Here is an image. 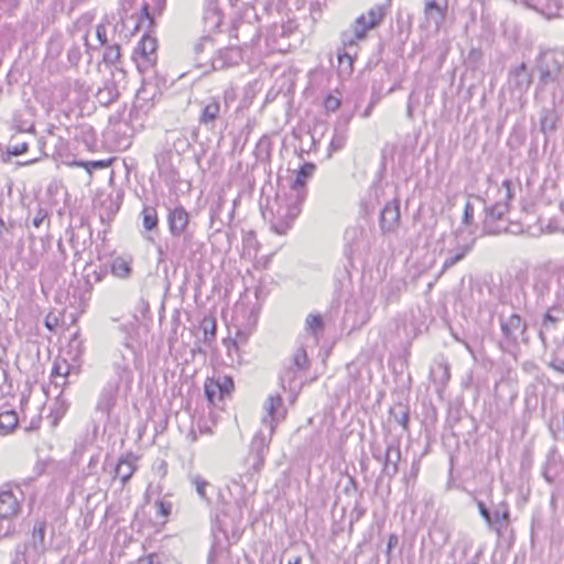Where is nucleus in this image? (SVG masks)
I'll return each mask as SVG.
<instances>
[{"instance_id":"nucleus-1","label":"nucleus","mask_w":564,"mask_h":564,"mask_svg":"<svg viewBox=\"0 0 564 564\" xmlns=\"http://www.w3.org/2000/svg\"><path fill=\"white\" fill-rule=\"evenodd\" d=\"M316 171V164L304 162L296 170L295 178L292 181V193L286 198L285 213L281 219L273 221L271 228L278 235H285L292 227L294 220L302 212V206L307 197L306 184Z\"/></svg>"},{"instance_id":"nucleus-2","label":"nucleus","mask_w":564,"mask_h":564,"mask_svg":"<svg viewBox=\"0 0 564 564\" xmlns=\"http://www.w3.org/2000/svg\"><path fill=\"white\" fill-rule=\"evenodd\" d=\"M532 73H536L535 97L549 85H561L564 82V61L552 50H540L534 58Z\"/></svg>"},{"instance_id":"nucleus-3","label":"nucleus","mask_w":564,"mask_h":564,"mask_svg":"<svg viewBox=\"0 0 564 564\" xmlns=\"http://www.w3.org/2000/svg\"><path fill=\"white\" fill-rule=\"evenodd\" d=\"M473 197L484 204L481 236H498L509 230L508 214L511 209L503 207L501 204H488L481 195H473Z\"/></svg>"},{"instance_id":"nucleus-4","label":"nucleus","mask_w":564,"mask_h":564,"mask_svg":"<svg viewBox=\"0 0 564 564\" xmlns=\"http://www.w3.org/2000/svg\"><path fill=\"white\" fill-rule=\"evenodd\" d=\"M384 14V8L382 6H376L369 9L367 13L359 15L351 24L352 31L341 32V44L352 45L355 40H365L369 30H372L381 24Z\"/></svg>"},{"instance_id":"nucleus-5","label":"nucleus","mask_w":564,"mask_h":564,"mask_svg":"<svg viewBox=\"0 0 564 564\" xmlns=\"http://www.w3.org/2000/svg\"><path fill=\"white\" fill-rule=\"evenodd\" d=\"M476 506L488 529L494 531L498 538H501L511 522L508 502L501 501L490 508L482 500H476Z\"/></svg>"},{"instance_id":"nucleus-6","label":"nucleus","mask_w":564,"mask_h":564,"mask_svg":"<svg viewBox=\"0 0 564 564\" xmlns=\"http://www.w3.org/2000/svg\"><path fill=\"white\" fill-rule=\"evenodd\" d=\"M227 111L228 104L226 97L212 96L200 102L197 121L199 126L213 131L218 124L224 126Z\"/></svg>"},{"instance_id":"nucleus-7","label":"nucleus","mask_w":564,"mask_h":564,"mask_svg":"<svg viewBox=\"0 0 564 564\" xmlns=\"http://www.w3.org/2000/svg\"><path fill=\"white\" fill-rule=\"evenodd\" d=\"M553 276L547 271H540L533 276L531 291L525 300V310L545 307L553 299Z\"/></svg>"},{"instance_id":"nucleus-8","label":"nucleus","mask_w":564,"mask_h":564,"mask_svg":"<svg viewBox=\"0 0 564 564\" xmlns=\"http://www.w3.org/2000/svg\"><path fill=\"white\" fill-rule=\"evenodd\" d=\"M166 221L171 237L182 238L183 246L189 247L194 239V232L189 228L188 212L182 205L169 208Z\"/></svg>"},{"instance_id":"nucleus-9","label":"nucleus","mask_w":564,"mask_h":564,"mask_svg":"<svg viewBox=\"0 0 564 564\" xmlns=\"http://www.w3.org/2000/svg\"><path fill=\"white\" fill-rule=\"evenodd\" d=\"M498 319L502 343L508 346H517L520 338L523 341H528L527 332L529 326L519 313H511L508 316L501 313Z\"/></svg>"},{"instance_id":"nucleus-10","label":"nucleus","mask_w":564,"mask_h":564,"mask_svg":"<svg viewBox=\"0 0 564 564\" xmlns=\"http://www.w3.org/2000/svg\"><path fill=\"white\" fill-rule=\"evenodd\" d=\"M372 457L382 463L381 478L389 481L399 473V464L401 460V448L398 441H391L387 444L383 455L379 446H370Z\"/></svg>"},{"instance_id":"nucleus-11","label":"nucleus","mask_w":564,"mask_h":564,"mask_svg":"<svg viewBox=\"0 0 564 564\" xmlns=\"http://www.w3.org/2000/svg\"><path fill=\"white\" fill-rule=\"evenodd\" d=\"M21 505L12 490L0 492V534L7 536L14 530L12 519L18 516Z\"/></svg>"},{"instance_id":"nucleus-12","label":"nucleus","mask_w":564,"mask_h":564,"mask_svg":"<svg viewBox=\"0 0 564 564\" xmlns=\"http://www.w3.org/2000/svg\"><path fill=\"white\" fill-rule=\"evenodd\" d=\"M215 39L212 34H203L193 44V62L195 67L202 69L203 75L209 74V64L216 52Z\"/></svg>"},{"instance_id":"nucleus-13","label":"nucleus","mask_w":564,"mask_h":564,"mask_svg":"<svg viewBox=\"0 0 564 564\" xmlns=\"http://www.w3.org/2000/svg\"><path fill=\"white\" fill-rule=\"evenodd\" d=\"M158 41L149 33H144L133 51V59L138 68L153 66L156 62Z\"/></svg>"},{"instance_id":"nucleus-14","label":"nucleus","mask_w":564,"mask_h":564,"mask_svg":"<svg viewBox=\"0 0 564 564\" xmlns=\"http://www.w3.org/2000/svg\"><path fill=\"white\" fill-rule=\"evenodd\" d=\"M243 59L241 47L230 45L216 50L209 64V73L237 66Z\"/></svg>"},{"instance_id":"nucleus-15","label":"nucleus","mask_w":564,"mask_h":564,"mask_svg":"<svg viewBox=\"0 0 564 564\" xmlns=\"http://www.w3.org/2000/svg\"><path fill=\"white\" fill-rule=\"evenodd\" d=\"M134 258L130 253L111 256L106 262L108 274L120 281H129L134 274Z\"/></svg>"},{"instance_id":"nucleus-16","label":"nucleus","mask_w":564,"mask_h":564,"mask_svg":"<svg viewBox=\"0 0 564 564\" xmlns=\"http://www.w3.org/2000/svg\"><path fill=\"white\" fill-rule=\"evenodd\" d=\"M539 131L544 135V147L547 145L551 134L555 133L558 128L560 115L556 110L555 94L551 106H543L540 109Z\"/></svg>"},{"instance_id":"nucleus-17","label":"nucleus","mask_w":564,"mask_h":564,"mask_svg":"<svg viewBox=\"0 0 564 564\" xmlns=\"http://www.w3.org/2000/svg\"><path fill=\"white\" fill-rule=\"evenodd\" d=\"M400 200L393 198L384 204L379 215V227L382 235L393 232L400 223Z\"/></svg>"},{"instance_id":"nucleus-18","label":"nucleus","mask_w":564,"mask_h":564,"mask_svg":"<svg viewBox=\"0 0 564 564\" xmlns=\"http://www.w3.org/2000/svg\"><path fill=\"white\" fill-rule=\"evenodd\" d=\"M119 380H108L102 387L95 410L107 417L110 416L112 410L117 404L119 392Z\"/></svg>"},{"instance_id":"nucleus-19","label":"nucleus","mask_w":564,"mask_h":564,"mask_svg":"<svg viewBox=\"0 0 564 564\" xmlns=\"http://www.w3.org/2000/svg\"><path fill=\"white\" fill-rule=\"evenodd\" d=\"M532 70H529L525 62L511 67L508 72L509 88L520 95L525 94L532 85Z\"/></svg>"},{"instance_id":"nucleus-20","label":"nucleus","mask_w":564,"mask_h":564,"mask_svg":"<svg viewBox=\"0 0 564 564\" xmlns=\"http://www.w3.org/2000/svg\"><path fill=\"white\" fill-rule=\"evenodd\" d=\"M541 325L538 332L539 339L546 347V334L557 329L558 324L564 319V311L558 305L545 306Z\"/></svg>"},{"instance_id":"nucleus-21","label":"nucleus","mask_w":564,"mask_h":564,"mask_svg":"<svg viewBox=\"0 0 564 564\" xmlns=\"http://www.w3.org/2000/svg\"><path fill=\"white\" fill-rule=\"evenodd\" d=\"M264 409L268 417H263L262 422L269 425L270 435H273L276 425L286 415V409L283 405L281 394H270L264 403Z\"/></svg>"},{"instance_id":"nucleus-22","label":"nucleus","mask_w":564,"mask_h":564,"mask_svg":"<svg viewBox=\"0 0 564 564\" xmlns=\"http://www.w3.org/2000/svg\"><path fill=\"white\" fill-rule=\"evenodd\" d=\"M224 13L219 8L218 0H205L202 22L204 34L217 32L223 23Z\"/></svg>"},{"instance_id":"nucleus-23","label":"nucleus","mask_w":564,"mask_h":564,"mask_svg":"<svg viewBox=\"0 0 564 564\" xmlns=\"http://www.w3.org/2000/svg\"><path fill=\"white\" fill-rule=\"evenodd\" d=\"M308 367V358L305 348L300 347L292 357V365L288 366L280 373L279 380L283 390L286 389L285 383L290 386L296 378L297 371H302Z\"/></svg>"},{"instance_id":"nucleus-24","label":"nucleus","mask_w":564,"mask_h":564,"mask_svg":"<svg viewBox=\"0 0 564 564\" xmlns=\"http://www.w3.org/2000/svg\"><path fill=\"white\" fill-rule=\"evenodd\" d=\"M271 436L270 434L267 436L262 432H258L251 441L249 457L252 459V467L256 471H259L264 465Z\"/></svg>"},{"instance_id":"nucleus-25","label":"nucleus","mask_w":564,"mask_h":564,"mask_svg":"<svg viewBox=\"0 0 564 564\" xmlns=\"http://www.w3.org/2000/svg\"><path fill=\"white\" fill-rule=\"evenodd\" d=\"M138 456L129 451L122 454L113 468L115 477H119L122 486H126L127 482L131 479L133 474L135 473L138 466Z\"/></svg>"},{"instance_id":"nucleus-26","label":"nucleus","mask_w":564,"mask_h":564,"mask_svg":"<svg viewBox=\"0 0 564 564\" xmlns=\"http://www.w3.org/2000/svg\"><path fill=\"white\" fill-rule=\"evenodd\" d=\"M241 519V510L239 508H227L215 514L212 531H219L227 536L229 527L235 528Z\"/></svg>"},{"instance_id":"nucleus-27","label":"nucleus","mask_w":564,"mask_h":564,"mask_svg":"<svg viewBox=\"0 0 564 564\" xmlns=\"http://www.w3.org/2000/svg\"><path fill=\"white\" fill-rule=\"evenodd\" d=\"M47 527L48 523L44 517L34 519L29 544L37 554H43L48 547V543L46 541Z\"/></svg>"},{"instance_id":"nucleus-28","label":"nucleus","mask_w":564,"mask_h":564,"mask_svg":"<svg viewBox=\"0 0 564 564\" xmlns=\"http://www.w3.org/2000/svg\"><path fill=\"white\" fill-rule=\"evenodd\" d=\"M447 10V0H444L443 3L438 2L437 0H425L423 12L425 20L429 23H433L436 29H440L441 25L445 22Z\"/></svg>"},{"instance_id":"nucleus-29","label":"nucleus","mask_w":564,"mask_h":564,"mask_svg":"<svg viewBox=\"0 0 564 564\" xmlns=\"http://www.w3.org/2000/svg\"><path fill=\"white\" fill-rule=\"evenodd\" d=\"M350 118H343L334 128V133L328 147L327 158H330L334 152H338L346 147L348 139V123Z\"/></svg>"},{"instance_id":"nucleus-30","label":"nucleus","mask_w":564,"mask_h":564,"mask_svg":"<svg viewBox=\"0 0 564 564\" xmlns=\"http://www.w3.org/2000/svg\"><path fill=\"white\" fill-rule=\"evenodd\" d=\"M477 238L471 237L469 241L460 243L458 240L455 246V252L451 257L446 258L441 272L437 275V279L449 268L457 264L459 261L465 259V257L474 249Z\"/></svg>"},{"instance_id":"nucleus-31","label":"nucleus","mask_w":564,"mask_h":564,"mask_svg":"<svg viewBox=\"0 0 564 564\" xmlns=\"http://www.w3.org/2000/svg\"><path fill=\"white\" fill-rule=\"evenodd\" d=\"M165 140L167 147L166 154L175 152L177 155H182L191 148L188 138L180 130L167 131Z\"/></svg>"},{"instance_id":"nucleus-32","label":"nucleus","mask_w":564,"mask_h":564,"mask_svg":"<svg viewBox=\"0 0 564 564\" xmlns=\"http://www.w3.org/2000/svg\"><path fill=\"white\" fill-rule=\"evenodd\" d=\"M19 425V416L13 408L7 404L0 408V435L7 436L15 431Z\"/></svg>"},{"instance_id":"nucleus-33","label":"nucleus","mask_w":564,"mask_h":564,"mask_svg":"<svg viewBox=\"0 0 564 564\" xmlns=\"http://www.w3.org/2000/svg\"><path fill=\"white\" fill-rule=\"evenodd\" d=\"M357 41L358 40H355L352 45H344L343 44V50H338L337 59H338V64H339L341 73L349 75L352 72Z\"/></svg>"},{"instance_id":"nucleus-34","label":"nucleus","mask_w":564,"mask_h":564,"mask_svg":"<svg viewBox=\"0 0 564 564\" xmlns=\"http://www.w3.org/2000/svg\"><path fill=\"white\" fill-rule=\"evenodd\" d=\"M156 165L160 176L167 186H175L181 181L180 173L175 166L164 161V155L156 156Z\"/></svg>"},{"instance_id":"nucleus-35","label":"nucleus","mask_w":564,"mask_h":564,"mask_svg":"<svg viewBox=\"0 0 564 564\" xmlns=\"http://www.w3.org/2000/svg\"><path fill=\"white\" fill-rule=\"evenodd\" d=\"M272 153V141L269 135L263 134L257 142L253 155L256 163L270 164Z\"/></svg>"},{"instance_id":"nucleus-36","label":"nucleus","mask_w":564,"mask_h":564,"mask_svg":"<svg viewBox=\"0 0 564 564\" xmlns=\"http://www.w3.org/2000/svg\"><path fill=\"white\" fill-rule=\"evenodd\" d=\"M119 90L113 80H107L96 94V99L101 106H109L119 97Z\"/></svg>"},{"instance_id":"nucleus-37","label":"nucleus","mask_w":564,"mask_h":564,"mask_svg":"<svg viewBox=\"0 0 564 564\" xmlns=\"http://www.w3.org/2000/svg\"><path fill=\"white\" fill-rule=\"evenodd\" d=\"M498 197L495 204H501L503 207L511 209V203L514 197L513 182L510 178L502 181L501 186L497 189Z\"/></svg>"},{"instance_id":"nucleus-38","label":"nucleus","mask_w":564,"mask_h":564,"mask_svg":"<svg viewBox=\"0 0 564 564\" xmlns=\"http://www.w3.org/2000/svg\"><path fill=\"white\" fill-rule=\"evenodd\" d=\"M235 30L238 33H242V35H243V40L241 41L242 45H246V46L251 45L252 46V45L257 44L260 39V32H259L258 28H256L251 23L240 22L235 28Z\"/></svg>"},{"instance_id":"nucleus-39","label":"nucleus","mask_w":564,"mask_h":564,"mask_svg":"<svg viewBox=\"0 0 564 564\" xmlns=\"http://www.w3.org/2000/svg\"><path fill=\"white\" fill-rule=\"evenodd\" d=\"M389 415L398 424H400L404 431H409L410 409L408 405L403 403L395 404L394 406L390 408Z\"/></svg>"},{"instance_id":"nucleus-40","label":"nucleus","mask_w":564,"mask_h":564,"mask_svg":"<svg viewBox=\"0 0 564 564\" xmlns=\"http://www.w3.org/2000/svg\"><path fill=\"white\" fill-rule=\"evenodd\" d=\"M199 327L203 332L202 340L205 344L210 345L212 341H214L216 338V319L213 316H204V318L200 321Z\"/></svg>"},{"instance_id":"nucleus-41","label":"nucleus","mask_w":564,"mask_h":564,"mask_svg":"<svg viewBox=\"0 0 564 564\" xmlns=\"http://www.w3.org/2000/svg\"><path fill=\"white\" fill-rule=\"evenodd\" d=\"M142 217V226L145 230L152 231L158 229L159 225V217L156 208L153 206H143V209L141 212Z\"/></svg>"},{"instance_id":"nucleus-42","label":"nucleus","mask_w":564,"mask_h":564,"mask_svg":"<svg viewBox=\"0 0 564 564\" xmlns=\"http://www.w3.org/2000/svg\"><path fill=\"white\" fill-rule=\"evenodd\" d=\"M475 208L474 205L467 200L464 206L460 227L454 230L453 235L455 239H458L463 232V227L469 228L474 225Z\"/></svg>"},{"instance_id":"nucleus-43","label":"nucleus","mask_w":564,"mask_h":564,"mask_svg":"<svg viewBox=\"0 0 564 564\" xmlns=\"http://www.w3.org/2000/svg\"><path fill=\"white\" fill-rule=\"evenodd\" d=\"M217 382L218 400H224L235 390V381L230 376H218L215 378Z\"/></svg>"},{"instance_id":"nucleus-44","label":"nucleus","mask_w":564,"mask_h":564,"mask_svg":"<svg viewBox=\"0 0 564 564\" xmlns=\"http://www.w3.org/2000/svg\"><path fill=\"white\" fill-rule=\"evenodd\" d=\"M433 380L441 386H445L451 378L449 366L445 362H440L436 367L431 369Z\"/></svg>"},{"instance_id":"nucleus-45","label":"nucleus","mask_w":564,"mask_h":564,"mask_svg":"<svg viewBox=\"0 0 564 564\" xmlns=\"http://www.w3.org/2000/svg\"><path fill=\"white\" fill-rule=\"evenodd\" d=\"M107 275H108V270H107L106 262H105L98 269H93L91 271H87L84 279H85V283L89 286V289H91L94 283L102 282Z\"/></svg>"},{"instance_id":"nucleus-46","label":"nucleus","mask_w":564,"mask_h":564,"mask_svg":"<svg viewBox=\"0 0 564 564\" xmlns=\"http://www.w3.org/2000/svg\"><path fill=\"white\" fill-rule=\"evenodd\" d=\"M112 368L115 377L110 380H119V386L124 378H127V381H130V370L123 357H121L120 361H115Z\"/></svg>"},{"instance_id":"nucleus-47","label":"nucleus","mask_w":564,"mask_h":564,"mask_svg":"<svg viewBox=\"0 0 564 564\" xmlns=\"http://www.w3.org/2000/svg\"><path fill=\"white\" fill-rule=\"evenodd\" d=\"M120 58V45L115 43L105 46L102 61L106 65H115Z\"/></svg>"},{"instance_id":"nucleus-48","label":"nucleus","mask_w":564,"mask_h":564,"mask_svg":"<svg viewBox=\"0 0 564 564\" xmlns=\"http://www.w3.org/2000/svg\"><path fill=\"white\" fill-rule=\"evenodd\" d=\"M204 394L209 404L215 405L218 398L217 382L215 378H207L204 383Z\"/></svg>"},{"instance_id":"nucleus-49","label":"nucleus","mask_w":564,"mask_h":564,"mask_svg":"<svg viewBox=\"0 0 564 564\" xmlns=\"http://www.w3.org/2000/svg\"><path fill=\"white\" fill-rule=\"evenodd\" d=\"M306 329L317 334L324 329V321L321 314H308L305 321Z\"/></svg>"},{"instance_id":"nucleus-50","label":"nucleus","mask_w":564,"mask_h":564,"mask_svg":"<svg viewBox=\"0 0 564 564\" xmlns=\"http://www.w3.org/2000/svg\"><path fill=\"white\" fill-rule=\"evenodd\" d=\"M72 366L66 361H54L51 370V378H68Z\"/></svg>"},{"instance_id":"nucleus-51","label":"nucleus","mask_w":564,"mask_h":564,"mask_svg":"<svg viewBox=\"0 0 564 564\" xmlns=\"http://www.w3.org/2000/svg\"><path fill=\"white\" fill-rule=\"evenodd\" d=\"M367 512L366 507L361 506V503L357 500L355 502V506L349 514V525H348V532L352 533L354 525L356 522H358Z\"/></svg>"},{"instance_id":"nucleus-52","label":"nucleus","mask_w":564,"mask_h":564,"mask_svg":"<svg viewBox=\"0 0 564 564\" xmlns=\"http://www.w3.org/2000/svg\"><path fill=\"white\" fill-rule=\"evenodd\" d=\"M75 165L84 167L88 173H91L94 170H102L109 165L108 160H94V161H75Z\"/></svg>"},{"instance_id":"nucleus-53","label":"nucleus","mask_w":564,"mask_h":564,"mask_svg":"<svg viewBox=\"0 0 564 564\" xmlns=\"http://www.w3.org/2000/svg\"><path fill=\"white\" fill-rule=\"evenodd\" d=\"M555 463L554 452H550L547 455V459L542 469V476L547 484H553L555 481V476L551 474L552 465Z\"/></svg>"},{"instance_id":"nucleus-54","label":"nucleus","mask_w":564,"mask_h":564,"mask_svg":"<svg viewBox=\"0 0 564 564\" xmlns=\"http://www.w3.org/2000/svg\"><path fill=\"white\" fill-rule=\"evenodd\" d=\"M156 512L160 517L166 519L172 512V502L160 498L155 501Z\"/></svg>"},{"instance_id":"nucleus-55","label":"nucleus","mask_w":564,"mask_h":564,"mask_svg":"<svg viewBox=\"0 0 564 564\" xmlns=\"http://www.w3.org/2000/svg\"><path fill=\"white\" fill-rule=\"evenodd\" d=\"M69 348L70 350H74V356L72 357L74 360L78 359L83 355L84 345L77 333L70 337Z\"/></svg>"},{"instance_id":"nucleus-56","label":"nucleus","mask_w":564,"mask_h":564,"mask_svg":"<svg viewBox=\"0 0 564 564\" xmlns=\"http://www.w3.org/2000/svg\"><path fill=\"white\" fill-rule=\"evenodd\" d=\"M192 484L195 487L198 496L202 499L207 500L206 487L209 486V482L197 475L192 478Z\"/></svg>"},{"instance_id":"nucleus-57","label":"nucleus","mask_w":564,"mask_h":564,"mask_svg":"<svg viewBox=\"0 0 564 564\" xmlns=\"http://www.w3.org/2000/svg\"><path fill=\"white\" fill-rule=\"evenodd\" d=\"M26 550L28 544H18L14 549L10 564H23L25 562Z\"/></svg>"},{"instance_id":"nucleus-58","label":"nucleus","mask_w":564,"mask_h":564,"mask_svg":"<svg viewBox=\"0 0 564 564\" xmlns=\"http://www.w3.org/2000/svg\"><path fill=\"white\" fill-rule=\"evenodd\" d=\"M340 99L335 97L334 95L332 94H328L325 98H324V108L326 109V111L328 112H334L336 111L339 107H340Z\"/></svg>"},{"instance_id":"nucleus-59","label":"nucleus","mask_w":564,"mask_h":564,"mask_svg":"<svg viewBox=\"0 0 564 564\" xmlns=\"http://www.w3.org/2000/svg\"><path fill=\"white\" fill-rule=\"evenodd\" d=\"M399 543V536L398 534L395 533H390L388 535V540H387V546H386V556L388 558V562L391 561V557H392V551L393 549L398 545Z\"/></svg>"},{"instance_id":"nucleus-60","label":"nucleus","mask_w":564,"mask_h":564,"mask_svg":"<svg viewBox=\"0 0 564 564\" xmlns=\"http://www.w3.org/2000/svg\"><path fill=\"white\" fill-rule=\"evenodd\" d=\"M29 150L28 142H22L15 145H10L7 148V154L12 156H18L22 153H25Z\"/></svg>"},{"instance_id":"nucleus-61","label":"nucleus","mask_w":564,"mask_h":564,"mask_svg":"<svg viewBox=\"0 0 564 564\" xmlns=\"http://www.w3.org/2000/svg\"><path fill=\"white\" fill-rule=\"evenodd\" d=\"M482 58V52L480 48L471 47L468 52L466 62L473 65H477Z\"/></svg>"},{"instance_id":"nucleus-62","label":"nucleus","mask_w":564,"mask_h":564,"mask_svg":"<svg viewBox=\"0 0 564 564\" xmlns=\"http://www.w3.org/2000/svg\"><path fill=\"white\" fill-rule=\"evenodd\" d=\"M135 564H162V562L159 554L150 553L145 556L139 557Z\"/></svg>"},{"instance_id":"nucleus-63","label":"nucleus","mask_w":564,"mask_h":564,"mask_svg":"<svg viewBox=\"0 0 564 564\" xmlns=\"http://www.w3.org/2000/svg\"><path fill=\"white\" fill-rule=\"evenodd\" d=\"M48 213L46 209L39 207L36 210L35 216L32 219V225L36 228H39L43 221L47 218Z\"/></svg>"},{"instance_id":"nucleus-64","label":"nucleus","mask_w":564,"mask_h":564,"mask_svg":"<svg viewBox=\"0 0 564 564\" xmlns=\"http://www.w3.org/2000/svg\"><path fill=\"white\" fill-rule=\"evenodd\" d=\"M96 37L97 40L99 41V44L101 46H106L107 45V31H106V25L104 23H99L97 26H96Z\"/></svg>"}]
</instances>
